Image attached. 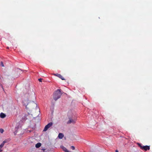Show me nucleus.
<instances>
[{
	"label": "nucleus",
	"mask_w": 152,
	"mask_h": 152,
	"mask_svg": "<svg viewBox=\"0 0 152 152\" xmlns=\"http://www.w3.org/2000/svg\"><path fill=\"white\" fill-rule=\"evenodd\" d=\"M26 115L24 116L22 118V119L26 120Z\"/></svg>",
	"instance_id": "14"
},
{
	"label": "nucleus",
	"mask_w": 152,
	"mask_h": 152,
	"mask_svg": "<svg viewBox=\"0 0 152 152\" xmlns=\"http://www.w3.org/2000/svg\"><path fill=\"white\" fill-rule=\"evenodd\" d=\"M6 142L4 141L0 145V152L2 151V150L1 149V148L3 147L4 144Z\"/></svg>",
	"instance_id": "6"
},
{
	"label": "nucleus",
	"mask_w": 152,
	"mask_h": 152,
	"mask_svg": "<svg viewBox=\"0 0 152 152\" xmlns=\"http://www.w3.org/2000/svg\"><path fill=\"white\" fill-rule=\"evenodd\" d=\"M137 144L140 147V148L142 150H144L146 151L150 149L149 146L147 145L142 146L141 144L139 143H137Z\"/></svg>",
	"instance_id": "2"
},
{
	"label": "nucleus",
	"mask_w": 152,
	"mask_h": 152,
	"mask_svg": "<svg viewBox=\"0 0 152 152\" xmlns=\"http://www.w3.org/2000/svg\"><path fill=\"white\" fill-rule=\"evenodd\" d=\"M54 75L55 76H56L58 77H59V78H61V80H65V79L64 78V77H62L60 74H54Z\"/></svg>",
	"instance_id": "5"
},
{
	"label": "nucleus",
	"mask_w": 152,
	"mask_h": 152,
	"mask_svg": "<svg viewBox=\"0 0 152 152\" xmlns=\"http://www.w3.org/2000/svg\"><path fill=\"white\" fill-rule=\"evenodd\" d=\"M42 79H41V78H40V79H38V80H39V82H42Z\"/></svg>",
	"instance_id": "15"
},
{
	"label": "nucleus",
	"mask_w": 152,
	"mask_h": 152,
	"mask_svg": "<svg viewBox=\"0 0 152 152\" xmlns=\"http://www.w3.org/2000/svg\"><path fill=\"white\" fill-rule=\"evenodd\" d=\"M71 148H72L73 150H74L75 148L74 146H72L71 147Z\"/></svg>",
	"instance_id": "11"
},
{
	"label": "nucleus",
	"mask_w": 152,
	"mask_h": 152,
	"mask_svg": "<svg viewBox=\"0 0 152 152\" xmlns=\"http://www.w3.org/2000/svg\"><path fill=\"white\" fill-rule=\"evenodd\" d=\"M0 131L1 133H3L4 132V130L3 129H0Z\"/></svg>",
	"instance_id": "12"
},
{
	"label": "nucleus",
	"mask_w": 152,
	"mask_h": 152,
	"mask_svg": "<svg viewBox=\"0 0 152 152\" xmlns=\"http://www.w3.org/2000/svg\"><path fill=\"white\" fill-rule=\"evenodd\" d=\"M61 95L62 93L61 92V90L58 89L54 93L53 96V99L55 101H56L58 99L60 98Z\"/></svg>",
	"instance_id": "1"
},
{
	"label": "nucleus",
	"mask_w": 152,
	"mask_h": 152,
	"mask_svg": "<svg viewBox=\"0 0 152 152\" xmlns=\"http://www.w3.org/2000/svg\"><path fill=\"white\" fill-rule=\"evenodd\" d=\"M61 148L65 152H69V151L67 150V149L64 147L61 146Z\"/></svg>",
	"instance_id": "7"
},
{
	"label": "nucleus",
	"mask_w": 152,
	"mask_h": 152,
	"mask_svg": "<svg viewBox=\"0 0 152 152\" xmlns=\"http://www.w3.org/2000/svg\"><path fill=\"white\" fill-rule=\"evenodd\" d=\"M7 49H9V47H7Z\"/></svg>",
	"instance_id": "17"
},
{
	"label": "nucleus",
	"mask_w": 152,
	"mask_h": 152,
	"mask_svg": "<svg viewBox=\"0 0 152 152\" xmlns=\"http://www.w3.org/2000/svg\"><path fill=\"white\" fill-rule=\"evenodd\" d=\"M53 124L52 122H50L48 123L45 127L43 130V131H46L49 128L52 126Z\"/></svg>",
	"instance_id": "4"
},
{
	"label": "nucleus",
	"mask_w": 152,
	"mask_h": 152,
	"mask_svg": "<svg viewBox=\"0 0 152 152\" xmlns=\"http://www.w3.org/2000/svg\"><path fill=\"white\" fill-rule=\"evenodd\" d=\"M6 116V115L3 113H1L0 114V117L1 118H4Z\"/></svg>",
	"instance_id": "8"
},
{
	"label": "nucleus",
	"mask_w": 152,
	"mask_h": 152,
	"mask_svg": "<svg viewBox=\"0 0 152 152\" xmlns=\"http://www.w3.org/2000/svg\"><path fill=\"white\" fill-rule=\"evenodd\" d=\"M1 65L2 66H3V67L4 66V65L2 61H1Z\"/></svg>",
	"instance_id": "13"
},
{
	"label": "nucleus",
	"mask_w": 152,
	"mask_h": 152,
	"mask_svg": "<svg viewBox=\"0 0 152 152\" xmlns=\"http://www.w3.org/2000/svg\"><path fill=\"white\" fill-rule=\"evenodd\" d=\"M64 137V134L61 133H59L58 135V137L59 139H62Z\"/></svg>",
	"instance_id": "9"
},
{
	"label": "nucleus",
	"mask_w": 152,
	"mask_h": 152,
	"mask_svg": "<svg viewBox=\"0 0 152 152\" xmlns=\"http://www.w3.org/2000/svg\"><path fill=\"white\" fill-rule=\"evenodd\" d=\"M115 152H119L118 150H116L115 151Z\"/></svg>",
	"instance_id": "16"
},
{
	"label": "nucleus",
	"mask_w": 152,
	"mask_h": 152,
	"mask_svg": "<svg viewBox=\"0 0 152 152\" xmlns=\"http://www.w3.org/2000/svg\"><path fill=\"white\" fill-rule=\"evenodd\" d=\"M76 120V118L75 117L69 118V120L67 122V124H69L71 123L75 124V123Z\"/></svg>",
	"instance_id": "3"
},
{
	"label": "nucleus",
	"mask_w": 152,
	"mask_h": 152,
	"mask_svg": "<svg viewBox=\"0 0 152 152\" xmlns=\"http://www.w3.org/2000/svg\"><path fill=\"white\" fill-rule=\"evenodd\" d=\"M41 145V144L39 142L37 143L35 145V147L36 148H39L40 147Z\"/></svg>",
	"instance_id": "10"
}]
</instances>
